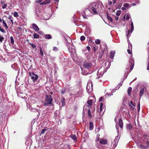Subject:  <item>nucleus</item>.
Listing matches in <instances>:
<instances>
[{
	"instance_id": "c85d7f7f",
	"label": "nucleus",
	"mask_w": 149,
	"mask_h": 149,
	"mask_svg": "<svg viewBox=\"0 0 149 149\" xmlns=\"http://www.w3.org/2000/svg\"><path fill=\"white\" fill-rule=\"evenodd\" d=\"M65 100L64 98H63L61 99V102L62 103V105L64 107L65 106Z\"/></svg>"
},
{
	"instance_id": "aec40b11",
	"label": "nucleus",
	"mask_w": 149,
	"mask_h": 149,
	"mask_svg": "<svg viewBox=\"0 0 149 149\" xmlns=\"http://www.w3.org/2000/svg\"><path fill=\"white\" fill-rule=\"evenodd\" d=\"M70 137L75 141L77 140V137L75 135L72 134L70 135Z\"/></svg>"
},
{
	"instance_id": "58836bf2",
	"label": "nucleus",
	"mask_w": 149,
	"mask_h": 149,
	"mask_svg": "<svg viewBox=\"0 0 149 149\" xmlns=\"http://www.w3.org/2000/svg\"><path fill=\"white\" fill-rule=\"evenodd\" d=\"M85 39V37L84 36H81L80 37V40L81 41H84Z\"/></svg>"
},
{
	"instance_id": "2f4dec72",
	"label": "nucleus",
	"mask_w": 149,
	"mask_h": 149,
	"mask_svg": "<svg viewBox=\"0 0 149 149\" xmlns=\"http://www.w3.org/2000/svg\"><path fill=\"white\" fill-rule=\"evenodd\" d=\"M92 100H90L87 101V103H86V104H88L91 106L92 104Z\"/></svg>"
},
{
	"instance_id": "0e129e2a",
	"label": "nucleus",
	"mask_w": 149,
	"mask_h": 149,
	"mask_svg": "<svg viewBox=\"0 0 149 149\" xmlns=\"http://www.w3.org/2000/svg\"><path fill=\"white\" fill-rule=\"evenodd\" d=\"M126 8L124 6V7H122L121 8V9L123 10H125L126 9Z\"/></svg>"
},
{
	"instance_id": "f03ea898",
	"label": "nucleus",
	"mask_w": 149,
	"mask_h": 149,
	"mask_svg": "<svg viewBox=\"0 0 149 149\" xmlns=\"http://www.w3.org/2000/svg\"><path fill=\"white\" fill-rule=\"evenodd\" d=\"M141 142L143 144L138 145V147L141 149H145L149 146V136L146 135L143 136L141 139Z\"/></svg>"
},
{
	"instance_id": "69168bd1",
	"label": "nucleus",
	"mask_w": 149,
	"mask_h": 149,
	"mask_svg": "<svg viewBox=\"0 0 149 149\" xmlns=\"http://www.w3.org/2000/svg\"><path fill=\"white\" fill-rule=\"evenodd\" d=\"M109 2L110 5H111L112 3V2L111 1H109Z\"/></svg>"
},
{
	"instance_id": "ddd939ff",
	"label": "nucleus",
	"mask_w": 149,
	"mask_h": 149,
	"mask_svg": "<svg viewBox=\"0 0 149 149\" xmlns=\"http://www.w3.org/2000/svg\"><path fill=\"white\" fill-rule=\"evenodd\" d=\"M107 141L106 139H101L100 141V143L101 144L105 145L107 144Z\"/></svg>"
},
{
	"instance_id": "a878e982",
	"label": "nucleus",
	"mask_w": 149,
	"mask_h": 149,
	"mask_svg": "<svg viewBox=\"0 0 149 149\" xmlns=\"http://www.w3.org/2000/svg\"><path fill=\"white\" fill-rule=\"evenodd\" d=\"M128 39V48L129 49V48L130 49H132V45L131 43L130 42L129 39Z\"/></svg>"
},
{
	"instance_id": "bf43d9fd",
	"label": "nucleus",
	"mask_w": 149,
	"mask_h": 149,
	"mask_svg": "<svg viewBox=\"0 0 149 149\" xmlns=\"http://www.w3.org/2000/svg\"><path fill=\"white\" fill-rule=\"evenodd\" d=\"M140 103L139 102L138 104V110L139 111L140 110Z\"/></svg>"
},
{
	"instance_id": "ea45409f",
	"label": "nucleus",
	"mask_w": 149,
	"mask_h": 149,
	"mask_svg": "<svg viewBox=\"0 0 149 149\" xmlns=\"http://www.w3.org/2000/svg\"><path fill=\"white\" fill-rule=\"evenodd\" d=\"M47 130L45 129H42V130L41 132V133H40L41 134H44V133L45 132V131H47Z\"/></svg>"
},
{
	"instance_id": "5fc2aeb1",
	"label": "nucleus",
	"mask_w": 149,
	"mask_h": 149,
	"mask_svg": "<svg viewBox=\"0 0 149 149\" xmlns=\"http://www.w3.org/2000/svg\"><path fill=\"white\" fill-rule=\"evenodd\" d=\"M42 0H37L36 1V2L37 3H40Z\"/></svg>"
},
{
	"instance_id": "603ef678",
	"label": "nucleus",
	"mask_w": 149,
	"mask_h": 149,
	"mask_svg": "<svg viewBox=\"0 0 149 149\" xmlns=\"http://www.w3.org/2000/svg\"><path fill=\"white\" fill-rule=\"evenodd\" d=\"M65 92V89H63L61 91L62 94H63Z\"/></svg>"
},
{
	"instance_id": "052dcab7",
	"label": "nucleus",
	"mask_w": 149,
	"mask_h": 149,
	"mask_svg": "<svg viewBox=\"0 0 149 149\" xmlns=\"http://www.w3.org/2000/svg\"><path fill=\"white\" fill-rule=\"evenodd\" d=\"M147 69V70H149V62H148V63Z\"/></svg>"
},
{
	"instance_id": "a211bd4d",
	"label": "nucleus",
	"mask_w": 149,
	"mask_h": 149,
	"mask_svg": "<svg viewBox=\"0 0 149 149\" xmlns=\"http://www.w3.org/2000/svg\"><path fill=\"white\" fill-rule=\"evenodd\" d=\"M119 126L121 128H122L123 126V122L122 120L120 118L119 120Z\"/></svg>"
},
{
	"instance_id": "bb28decb",
	"label": "nucleus",
	"mask_w": 149,
	"mask_h": 149,
	"mask_svg": "<svg viewBox=\"0 0 149 149\" xmlns=\"http://www.w3.org/2000/svg\"><path fill=\"white\" fill-rule=\"evenodd\" d=\"M10 42L12 45H13L14 43V40L13 36H10Z\"/></svg>"
},
{
	"instance_id": "4c0bfd02",
	"label": "nucleus",
	"mask_w": 149,
	"mask_h": 149,
	"mask_svg": "<svg viewBox=\"0 0 149 149\" xmlns=\"http://www.w3.org/2000/svg\"><path fill=\"white\" fill-rule=\"evenodd\" d=\"M121 13V11L120 10H118L116 12V15L117 16H119L120 15Z\"/></svg>"
},
{
	"instance_id": "e433bc0d",
	"label": "nucleus",
	"mask_w": 149,
	"mask_h": 149,
	"mask_svg": "<svg viewBox=\"0 0 149 149\" xmlns=\"http://www.w3.org/2000/svg\"><path fill=\"white\" fill-rule=\"evenodd\" d=\"M2 22H3V24L4 25L5 27L7 29H8V26L6 23L5 21L3 19L2 20Z\"/></svg>"
},
{
	"instance_id": "9b49d317",
	"label": "nucleus",
	"mask_w": 149,
	"mask_h": 149,
	"mask_svg": "<svg viewBox=\"0 0 149 149\" xmlns=\"http://www.w3.org/2000/svg\"><path fill=\"white\" fill-rule=\"evenodd\" d=\"M32 29L36 32H38L39 30V28L38 26L35 23L32 24Z\"/></svg>"
},
{
	"instance_id": "4468645a",
	"label": "nucleus",
	"mask_w": 149,
	"mask_h": 149,
	"mask_svg": "<svg viewBox=\"0 0 149 149\" xmlns=\"http://www.w3.org/2000/svg\"><path fill=\"white\" fill-rule=\"evenodd\" d=\"M145 90L146 89L145 87H144L143 88L141 89L139 93V96L140 97H141L142 95H143L144 92Z\"/></svg>"
},
{
	"instance_id": "3c124183",
	"label": "nucleus",
	"mask_w": 149,
	"mask_h": 149,
	"mask_svg": "<svg viewBox=\"0 0 149 149\" xmlns=\"http://www.w3.org/2000/svg\"><path fill=\"white\" fill-rule=\"evenodd\" d=\"M53 50L54 51H56L57 50V48L56 47H54Z\"/></svg>"
},
{
	"instance_id": "7c9ffc66",
	"label": "nucleus",
	"mask_w": 149,
	"mask_h": 149,
	"mask_svg": "<svg viewBox=\"0 0 149 149\" xmlns=\"http://www.w3.org/2000/svg\"><path fill=\"white\" fill-rule=\"evenodd\" d=\"M132 90V88L131 87H129L127 90V93L129 95H130L131 93Z\"/></svg>"
},
{
	"instance_id": "c756f323",
	"label": "nucleus",
	"mask_w": 149,
	"mask_h": 149,
	"mask_svg": "<svg viewBox=\"0 0 149 149\" xmlns=\"http://www.w3.org/2000/svg\"><path fill=\"white\" fill-rule=\"evenodd\" d=\"M33 36L34 38L37 39V38H38L39 37V36L36 33H34L33 34Z\"/></svg>"
},
{
	"instance_id": "6e6552de",
	"label": "nucleus",
	"mask_w": 149,
	"mask_h": 149,
	"mask_svg": "<svg viewBox=\"0 0 149 149\" xmlns=\"http://www.w3.org/2000/svg\"><path fill=\"white\" fill-rule=\"evenodd\" d=\"M129 62L130 64L128 66L126 67L127 69H128L129 67H130V70H132L134 66V60L133 59H132L131 58H130V59L129 61Z\"/></svg>"
},
{
	"instance_id": "c03bdc74",
	"label": "nucleus",
	"mask_w": 149,
	"mask_h": 149,
	"mask_svg": "<svg viewBox=\"0 0 149 149\" xmlns=\"http://www.w3.org/2000/svg\"><path fill=\"white\" fill-rule=\"evenodd\" d=\"M100 136V135H99L98 136H97L96 139L95 140V141L96 142H98L100 140V138L99 137V136Z\"/></svg>"
},
{
	"instance_id": "c9c22d12",
	"label": "nucleus",
	"mask_w": 149,
	"mask_h": 149,
	"mask_svg": "<svg viewBox=\"0 0 149 149\" xmlns=\"http://www.w3.org/2000/svg\"><path fill=\"white\" fill-rule=\"evenodd\" d=\"M40 54L42 56L44 55L42 49L40 47Z\"/></svg>"
},
{
	"instance_id": "9d476101",
	"label": "nucleus",
	"mask_w": 149,
	"mask_h": 149,
	"mask_svg": "<svg viewBox=\"0 0 149 149\" xmlns=\"http://www.w3.org/2000/svg\"><path fill=\"white\" fill-rule=\"evenodd\" d=\"M83 67L85 68L89 69L92 66V64L89 62L87 61H85L83 65Z\"/></svg>"
},
{
	"instance_id": "f3484780",
	"label": "nucleus",
	"mask_w": 149,
	"mask_h": 149,
	"mask_svg": "<svg viewBox=\"0 0 149 149\" xmlns=\"http://www.w3.org/2000/svg\"><path fill=\"white\" fill-rule=\"evenodd\" d=\"M103 106V105L102 103H100V111H99V113H100V115H102L103 113V111H102V108Z\"/></svg>"
},
{
	"instance_id": "8fccbe9b",
	"label": "nucleus",
	"mask_w": 149,
	"mask_h": 149,
	"mask_svg": "<svg viewBox=\"0 0 149 149\" xmlns=\"http://www.w3.org/2000/svg\"><path fill=\"white\" fill-rule=\"evenodd\" d=\"M130 104H131V105H132L133 106L135 107L136 106V104L135 103L133 104V102L132 101H130Z\"/></svg>"
},
{
	"instance_id": "680f3d73",
	"label": "nucleus",
	"mask_w": 149,
	"mask_h": 149,
	"mask_svg": "<svg viewBox=\"0 0 149 149\" xmlns=\"http://www.w3.org/2000/svg\"><path fill=\"white\" fill-rule=\"evenodd\" d=\"M51 15H49V17H48V18H47V17H45V19H49L50 18V17H51Z\"/></svg>"
},
{
	"instance_id": "49530a36",
	"label": "nucleus",
	"mask_w": 149,
	"mask_h": 149,
	"mask_svg": "<svg viewBox=\"0 0 149 149\" xmlns=\"http://www.w3.org/2000/svg\"><path fill=\"white\" fill-rule=\"evenodd\" d=\"M134 1L136 3H139L140 2V0H132L131 1Z\"/></svg>"
},
{
	"instance_id": "4d7b16f0",
	"label": "nucleus",
	"mask_w": 149,
	"mask_h": 149,
	"mask_svg": "<svg viewBox=\"0 0 149 149\" xmlns=\"http://www.w3.org/2000/svg\"><path fill=\"white\" fill-rule=\"evenodd\" d=\"M1 31L3 32V33H6V31L3 29L2 28V29H1Z\"/></svg>"
},
{
	"instance_id": "20e7f679",
	"label": "nucleus",
	"mask_w": 149,
	"mask_h": 149,
	"mask_svg": "<svg viewBox=\"0 0 149 149\" xmlns=\"http://www.w3.org/2000/svg\"><path fill=\"white\" fill-rule=\"evenodd\" d=\"M129 27L131 29L128 30L126 33V35L128 39L134 30L133 23L131 19L129 22Z\"/></svg>"
},
{
	"instance_id": "37998d69",
	"label": "nucleus",
	"mask_w": 149,
	"mask_h": 149,
	"mask_svg": "<svg viewBox=\"0 0 149 149\" xmlns=\"http://www.w3.org/2000/svg\"><path fill=\"white\" fill-rule=\"evenodd\" d=\"M13 15L15 17H17L18 16V15L17 12H15L13 14Z\"/></svg>"
},
{
	"instance_id": "13d9d810",
	"label": "nucleus",
	"mask_w": 149,
	"mask_h": 149,
	"mask_svg": "<svg viewBox=\"0 0 149 149\" xmlns=\"http://www.w3.org/2000/svg\"><path fill=\"white\" fill-rule=\"evenodd\" d=\"M86 31L87 32H88V33L89 32H90V29H89L88 28V27H86Z\"/></svg>"
},
{
	"instance_id": "79ce46f5",
	"label": "nucleus",
	"mask_w": 149,
	"mask_h": 149,
	"mask_svg": "<svg viewBox=\"0 0 149 149\" xmlns=\"http://www.w3.org/2000/svg\"><path fill=\"white\" fill-rule=\"evenodd\" d=\"M123 6L126 8L129 6V4L127 3H125L124 4Z\"/></svg>"
},
{
	"instance_id": "1a4fd4ad",
	"label": "nucleus",
	"mask_w": 149,
	"mask_h": 149,
	"mask_svg": "<svg viewBox=\"0 0 149 149\" xmlns=\"http://www.w3.org/2000/svg\"><path fill=\"white\" fill-rule=\"evenodd\" d=\"M68 48L69 51L70 53H75V47L72 44H70L68 46Z\"/></svg>"
},
{
	"instance_id": "7ed1b4c3",
	"label": "nucleus",
	"mask_w": 149,
	"mask_h": 149,
	"mask_svg": "<svg viewBox=\"0 0 149 149\" xmlns=\"http://www.w3.org/2000/svg\"><path fill=\"white\" fill-rule=\"evenodd\" d=\"M99 6L98 4L96 3L93 2L90 3L88 7V9L90 11L91 13L95 15L99 11Z\"/></svg>"
},
{
	"instance_id": "6e6d98bb",
	"label": "nucleus",
	"mask_w": 149,
	"mask_h": 149,
	"mask_svg": "<svg viewBox=\"0 0 149 149\" xmlns=\"http://www.w3.org/2000/svg\"><path fill=\"white\" fill-rule=\"evenodd\" d=\"M86 48L87 49V50H88V52H89L90 51V50L91 49V48L89 46H87L86 47Z\"/></svg>"
},
{
	"instance_id": "412c9836",
	"label": "nucleus",
	"mask_w": 149,
	"mask_h": 149,
	"mask_svg": "<svg viewBox=\"0 0 149 149\" xmlns=\"http://www.w3.org/2000/svg\"><path fill=\"white\" fill-rule=\"evenodd\" d=\"M94 127V125L93 123L92 122H90L89 123V130H92Z\"/></svg>"
},
{
	"instance_id": "a19ab883",
	"label": "nucleus",
	"mask_w": 149,
	"mask_h": 149,
	"mask_svg": "<svg viewBox=\"0 0 149 149\" xmlns=\"http://www.w3.org/2000/svg\"><path fill=\"white\" fill-rule=\"evenodd\" d=\"M30 45H31V46L33 49H34L36 47V45L33 43H30Z\"/></svg>"
},
{
	"instance_id": "de8ad7c7",
	"label": "nucleus",
	"mask_w": 149,
	"mask_h": 149,
	"mask_svg": "<svg viewBox=\"0 0 149 149\" xmlns=\"http://www.w3.org/2000/svg\"><path fill=\"white\" fill-rule=\"evenodd\" d=\"M4 39L3 36L0 35V42H2Z\"/></svg>"
},
{
	"instance_id": "39448f33",
	"label": "nucleus",
	"mask_w": 149,
	"mask_h": 149,
	"mask_svg": "<svg viewBox=\"0 0 149 149\" xmlns=\"http://www.w3.org/2000/svg\"><path fill=\"white\" fill-rule=\"evenodd\" d=\"M53 100L51 96L50 95H46L45 102H44V105L45 106L47 104H52V101Z\"/></svg>"
},
{
	"instance_id": "423d86ee",
	"label": "nucleus",
	"mask_w": 149,
	"mask_h": 149,
	"mask_svg": "<svg viewBox=\"0 0 149 149\" xmlns=\"http://www.w3.org/2000/svg\"><path fill=\"white\" fill-rule=\"evenodd\" d=\"M29 74L33 82H35L37 81L38 77L37 74H35L33 72H29Z\"/></svg>"
},
{
	"instance_id": "338daca9",
	"label": "nucleus",
	"mask_w": 149,
	"mask_h": 149,
	"mask_svg": "<svg viewBox=\"0 0 149 149\" xmlns=\"http://www.w3.org/2000/svg\"><path fill=\"white\" fill-rule=\"evenodd\" d=\"M118 19V17L117 16H115V19L116 21H117Z\"/></svg>"
},
{
	"instance_id": "cd10ccee",
	"label": "nucleus",
	"mask_w": 149,
	"mask_h": 149,
	"mask_svg": "<svg viewBox=\"0 0 149 149\" xmlns=\"http://www.w3.org/2000/svg\"><path fill=\"white\" fill-rule=\"evenodd\" d=\"M107 19L109 21H110L111 22H113L112 18L110 16H109L107 14Z\"/></svg>"
},
{
	"instance_id": "4be33fe9",
	"label": "nucleus",
	"mask_w": 149,
	"mask_h": 149,
	"mask_svg": "<svg viewBox=\"0 0 149 149\" xmlns=\"http://www.w3.org/2000/svg\"><path fill=\"white\" fill-rule=\"evenodd\" d=\"M50 3V0H45L43 2L40 3V5Z\"/></svg>"
},
{
	"instance_id": "0eeeda50",
	"label": "nucleus",
	"mask_w": 149,
	"mask_h": 149,
	"mask_svg": "<svg viewBox=\"0 0 149 149\" xmlns=\"http://www.w3.org/2000/svg\"><path fill=\"white\" fill-rule=\"evenodd\" d=\"M87 91L89 93L93 91V84L91 81L88 83L86 86Z\"/></svg>"
},
{
	"instance_id": "f257e3e1",
	"label": "nucleus",
	"mask_w": 149,
	"mask_h": 149,
	"mask_svg": "<svg viewBox=\"0 0 149 149\" xmlns=\"http://www.w3.org/2000/svg\"><path fill=\"white\" fill-rule=\"evenodd\" d=\"M111 65V63L109 61H107L105 63V66L102 67L98 71L97 74V79H99L102 77L104 73L106 72L107 70L109 68Z\"/></svg>"
},
{
	"instance_id": "2eb2a0df",
	"label": "nucleus",
	"mask_w": 149,
	"mask_h": 149,
	"mask_svg": "<svg viewBox=\"0 0 149 149\" xmlns=\"http://www.w3.org/2000/svg\"><path fill=\"white\" fill-rule=\"evenodd\" d=\"M91 106L86 104L84 107L83 109L85 110L86 109H91Z\"/></svg>"
},
{
	"instance_id": "6ab92c4d",
	"label": "nucleus",
	"mask_w": 149,
	"mask_h": 149,
	"mask_svg": "<svg viewBox=\"0 0 149 149\" xmlns=\"http://www.w3.org/2000/svg\"><path fill=\"white\" fill-rule=\"evenodd\" d=\"M126 128L127 130H130L132 129V126L131 124H128L126 125Z\"/></svg>"
},
{
	"instance_id": "f8f14e48",
	"label": "nucleus",
	"mask_w": 149,
	"mask_h": 149,
	"mask_svg": "<svg viewBox=\"0 0 149 149\" xmlns=\"http://www.w3.org/2000/svg\"><path fill=\"white\" fill-rule=\"evenodd\" d=\"M84 13L85 15L87 16H91V13H90V11L88 9V8L85 10V11H84Z\"/></svg>"
},
{
	"instance_id": "864d4df0",
	"label": "nucleus",
	"mask_w": 149,
	"mask_h": 149,
	"mask_svg": "<svg viewBox=\"0 0 149 149\" xmlns=\"http://www.w3.org/2000/svg\"><path fill=\"white\" fill-rule=\"evenodd\" d=\"M38 33L40 34V35H43V32H42V31H39L38 32Z\"/></svg>"
},
{
	"instance_id": "f704fd0d",
	"label": "nucleus",
	"mask_w": 149,
	"mask_h": 149,
	"mask_svg": "<svg viewBox=\"0 0 149 149\" xmlns=\"http://www.w3.org/2000/svg\"><path fill=\"white\" fill-rule=\"evenodd\" d=\"M30 110L33 112H36L37 111H38V110L37 109H35L34 108H30Z\"/></svg>"
},
{
	"instance_id": "a18cd8bd",
	"label": "nucleus",
	"mask_w": 149,
	"mask_h": 149,
	"mask_svg": "<svg viewBox=\"0 0 149 149\" xmlns=\"http://www.w3.org/2000/svg\"><path fill=\"white\" fill-rule=\"evenodd\" d=\"M132 49H130V48H129V49H127V50L128 53L129 54H131L132 53V51H131Z\"/></svg>"
},
{
	"instance_id": "b1692460",
	"label": "nucleus",
	"mask_w": 149,
	"mask_h": 149,
	"mask_svg": "<svg viewBox=\"0 0 149 149\" xmlns=\"http://www.w3.org/2000/svg\"><path fill=\"white\" fill-rule=\"evenodd\" d=\"M126 16V19L127 20H128L130 18V17H131V15L129 14H125V15L124 17H125Z\"/></svg>"
},
{
	"instance_id": "5701e85b",
	"label": "nucleus",
	"mask_w": 149,
	"mask_h": 149,
	"mask_svg": "<svg viewBox=\"0 0 149 149\" xmlns=\"http://www.w3.org/2000/svg\"><path fill=\"white\" fill-rule=\"evenodd\" d=\"M45 38L47 39H49L52 38V37L50 34H45Z\"/></svg>"
},
{
	"instance_id": "09e8293b",
	"label": "nucleus",
	"mask_w": 149,
	"mask_h": 149,
	"mask_svg": "<svg viewBox=\"0 0 149 149\" xmlns=\"http://www.w3.org/2000/svg\"><path fill=\"white\" fill-rule=\"evenodd\" d=\"M7 6V4H4L2 7V9H5L6 8Z\"/></svg>"
},
{
	"instance_id": "393cba45",
	"label": "nucleus",
	"mask_w": 149,
	"mask_h": 149,
	"mask_svg": "<svg viewBox=\"0 0 149 149\" xmlns=\"http://www.w3.org/2000/svg\"><path fill=\"white\" fill-rule=\"evenodd\" d=\"M123 81L120 82V83L118 84L117 86L116 87V90L118 89L122 85L123 83Z\"/></svg>"
},
{
	"instance_id": "72a5a7b5",
	"label": "nucleus",
	"mask_w": 149,
	"mask_h": 149,
	"mask_svg": "<svg viewBox=\"0 0 149 149\" xmlns=\"http://www.w3.org/2000/svg\"><path fill=\"white\" fill-rule=\"evenodd\" d=\"M88 113L89 117L90 118L92 117V115L91 114V109H88Z\"/></svg>"
},
{
	"instance_id": "dca6fc26",
	"label": "nucleus",
	"mask_w": 149,
	"mask_h": 149,
	"mask_svg": "<svg viewBox=\"0 0 149 149\" xmlns=\"http://www.w3.org/2000/svg\"><path fill=\"white\" fill-rule=\"evenodd\" d=\"M115 52L114 51H112L110 53L109 57L111 59H113L115 55Z\"/></svg>"
},
{
	"instance_id": "774afa93",
	"label": "nucleus",
	"mask_w": 149,
	"mask_h": 149,
	"mask_svg": "<svg viewBox=\"0 0 149 149\" xmlns=\"http://www.w3.org/2000/svg\"><path fill=\"white\" fill-rule=\"evenodd\" d=\"M82 16L84 19H86L87 18V17L85 15H83Z\"/></svg>"
},
{
	"instance_id": "e2e57ef3",
	"label": "nucleus",
	"mask_w": 149,
	"mask_h": 149,
	"mask_svg": "<svg viewBox=\"0 0 149 149\" xmlns=\"http://www.w3.org/2000/svg\"><path fill=\"white\" fill-rule=\"evenodd\" d=\"M103 99V98L102 97H101L99 100V101H102V99Z\"/></svg>"
},
{
	"instance_id": "473e14b6",
	"label": "nucleus",
	"mask_w": 149,
	"mask_h": 149,
	"mask_svg": "<svg viewBox=\"0 0 149 149\" xmlns=\"http://www.w3.org/2000/svg\"><path fill=\"white\" fill-rule=\"evenodd\" d=\"M100 40L99 39H96L95 41V43L97 45H99L100 43Z\"/></svg>"
}]
</instances>
